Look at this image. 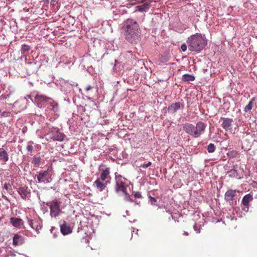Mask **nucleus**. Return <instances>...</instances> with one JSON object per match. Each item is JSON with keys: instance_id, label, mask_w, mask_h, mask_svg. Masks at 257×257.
Returning <instances> with one entry per match:
<instances>
[{"instance_id": "6", "label": "nucleus", "mask_w": 257, "mask_h": 257, "mask_svg": "<svg viewBox=\"0 0 257 257\" xmlns=\"http://www.w3.org/2000/svg\"><path fill=\"white\" fill-rule=\"evenodd\" d=\"M38 182L40 183H49L52 181L51 175L49 172V169L46 171H40L37 175Z\"/></svg>"}, {"instance_id": "19", "label": "nucleus", "mask_w": 257, "mask_h": 257, "mask_svg": "<svg viewBox=\"0 0 257 257\" xmlns=\"http://www.w3.org/2000/svg\"><path fill=\"white\" fill-rule=\"evenodd\" d=\"M0 159L5 162L9 160L8 154L3 148H0Z\"/></svg>"}, {"instance_id": "1", "label": "nucleus", "mask_w": 257, "mask_h": 257, "mask_svg": "<svg viewBox=\"0 0 257 257\" xmlns=\"http://www.w3.org/2000/svg\"><path fill=\"white\" fill-rule=\"evenodd\" d=\"M121 28L125 40L131 43H136L139 40L141 29L138 22L134 19H127L123 22Z\"/></svg>"}, {"instance_id": "21", "label": "nucleus", "mask_w": 257, "mask_h": 257, "mask_svg": "<svg viewBox=\"0 0 257 257\" xmlns=\"http://www.w3.org/2000/svg\"><path fill=\"white\" fill-rule=\"evenodd\" d=\"M238 155L239 152L236 150H231L227 153V157L230 159L237 157Z\"/></svg>"}, {"instance_id": "9", "label": "nucleus", "mask_w": 257, "mask_h": 257, "mask_svg": "<svg viewBox=\"0 0 257 257\" xmlns=\"http://www.w3.org/2000/svg\"><path fill=\"white\" fill-rule=\"evenodd\" d=\"M24 241L25 239L23 236L16 234L13 238V245L14 246L21 245L24 243Z\"/></svg>"}, {"instance_id": "42", "label": "nucleus", "mask_w": 257, "mask_h": 257, "mask_svg": "<svg viewBox=\"0 0 257 257\" xmlns=\"http://www.w3.org/2000/svg\"><path fill=\"white\" fill-rule=\"evenodd\" d=\"M4 257H7V256H5Z\"/></svg>"}, {"instance_id": "12", "label": "nucleus", "mask_w": 257, "mask_h": 257, "mask_svg": "<svg viewBox=\"0 0 257 257\" xmlns=\"http://www.w3.org/2000/svg\"><path fill=\"white\" fill-rule=\"evenodd\" d=\"M28 224L37 232H39L42 228V225L39 221L36 220H28Z\"/></svg>"}, {"instance_id": "7", "label": "nucleus", "mask_w": 257, "mask_h": 257, "mask_svg": "<svg viewBox=\"0 0 257 257\" xmlns=\"http://www.w3.org/2000/svg\"><path fill=\"white\" fill-rule=\"evenodd\" d=\"M21 197L24 199H29L31 196V190L26 186H22L18 190Z\"/></svg>"}, {"instance_id": "28", "label": "nucleus", "mask_w": 257, "mask_h": 257, "mask_svg": "<svg viewBox=\"0 0 257 257\" xmlns=\"http://www.w3.org/2000/svg\"><path fill=\"white\" fill-rule=\"evenodd\" d=\"M30 50V47L27 45H23L21 48L22 53H25Z\"/></svg>"}, {"instance_id": "3", "label": "nucleus", "mask_w": 257, "mask_h": 257, "mask_svg": "<svg viewBox=\"0 0 257 257\" xmlns=\"http://www.w3.org/2000/svg\"><path fill=\"white\" fill-rule=\"evenodd\" d=\"M184 131L194 138H198L204 132L206 125L202 121H199L196 126L192 123H186L183 125Z\"/></svg>"}, {"instance_id": "34", "label": "nucleus", "mask_w": 257, "mask_h": 257, "mask_svg": "<svg viewBox=\"0 0 257 257\" xmlns=\"http://www.w3.org/2000/svg\"><path fill=\"white\" fill-rule=\"evenodd\" d=\"M134 195L135 198H141L142 197V196L141 193L139 192H134Z\"/></svg>"}, {"instance_id": "31", "label": "nucleus", "mask_w": 257, "mask_h": 257, "mask_svg": "<svg viewBox=\"0 0 257 257\" xmlns=\"http://www.w3.org/2000/svg\"><path fill=\"white\" fill-rule=\"evenodd\" d=\"M33 142H29L27 146V150L28 152H32L34 150V147L33 146Z\"/></svg>"}, {"instance_id": "5", "label": "nucleus", "mask_w": 257, "mask_h": 257, "mask_svg": "<svg viewBox=\"0 0 257 257\" xmlns=\"http://www.w3.org/2000/svg\"><path fill=\"white\" fill-rule=\"evenodd\" d=\"M61 202L57 199H54L50 202L49 208L50 209V215L52 217H56L60 213V205Z\"/></svg>"}, {"instance_id": "39", "label": "nucleus", "mask_w": 257, "mask_h": 257, "mask_svg": "<svg viewBox=\"0 0 257 257\" xmlns=\"http://www.w3.org/2000/svg\"><path fill=\"white\" fill-rule=\"evenodd\" d=\"M92 88V87L91 86H88L87 87H86L85 89L86 91H89Z\"/></svg>"}, {"instance_id": "37", "label": "nucleus", "mask_w": 257, "mask_h": 257, "mask_svg": "<svg viewBox=\"0 0 257 257\" xmlns=\"http://www.w3.org/2000/svg\"><path fill=\"white\" fill-rule=\"evenodd\" d=\"M9 113V112H3V114H2V115H3V116H8V114Z\"/></svg>"}, {"instance_id": "29", "label": "nucleus", "mask_w": 257, "mask_h": 257, "mask_svg": "<svg viewBox=\"0 0 257 257\" xmlns=\"http://www.w3.org/2000/svg\"><path fill=\"white\" fill-rule=\"evenodd\" d=\"M124 194V200L126 201L133 202V200L131 198L130 195L127 193L126 190L124 192H122Z\"/></svg>"}, {"instance_id": "26", "label": "nucleus", "mask_w": 257, "mask_h": 257, "mask_svg": "<svg viewBox=\"0 0 257 257\" xmlns=\"http://www.w3.org/2000/svg\"><path fill=\"white\" fill-rule=\"evenodd\" d=\"M50 105L52 106L53 110H55L56 109L58 108V103L53 100L51 98L48 102Z\"/></svg>"}, {"instance_id": "41", "label": "nucleus", "mask_w": 257, "mask_h": 257, "mask_svg": "<svg viewBox=\"0 0 257 257\" xmlns=\"http://www.w3.org/2000/svg\"><path fill=\"white\" fill-rule=\"evenodd\" d=\"M171 218H172V215L170 217H169V219H170Z\"/></svg>"}, {"instance_id": "32", "label": "nucleus", "mask_w": 257, "mask_h": 257, "mask_svg": "<svg viewBox=\"0 0 257 257\" xmlns=\"http://www.w3.org/2000/svg\"><path fill=\"white\" fill-rule=\"evenodd\" d=\"M4 188L8 191L9 192L11 188V185L9 183H6L4 184Z\"/></svg>"}, {"instance_id": "25", "label": "nucleus", "mask_w": 257, "mask_h": 257, "mask_svg": "<svg viewBox=\"0 0 257 257\" xmlns=\"http://www.w3.org/2000/svg\"><path fill=\"white\" fill-rule=\"evenodd\" d=\"M215 146L213 144H210L207 147V151L209 153H213L215 150Z\"/></svg>"}, {"instance_id": "4", "label": "nucleus", "mask_w": 257, "mask_h": 257, "mask_svg": "<svg viewBox=\"0 0 257 257\" xmlns=\"http://www.w3.org/2000/svg\"><path fill=\"white\" fill-rule=\"evenodd\" d=\"M116 184L115 186V191L116 193L119 192H124L126 190L127 185H125V179L122 178L121 176H115V177Z\"/></svg>"}, {"instance_id": "24", "label": "nucleus", "mask_w": 257, "mask_h": 257, "mask_svg": "<svg viewBox=\"0 0 257 257\" xmlns=\"http://www.w3.org/2000/svg\"><path fill=\"white\" fill-rule=\"evenodd\" d=\"M254 100V98H252L251 101H249L248 104L245 107L244 111L246 112H250L253 106V101Z\"/></svg>"}, {"instance_id": "33", "label": "nucleus", "mask_w": 257, "mask_h": 257, "mask_svg": "<svg viewBox=\"0 0 257 257\" xmlns=\"http://www.w3.org/2000/svg\"><path fill=\"white\" fill-rule=\"evenodd\" d=\"M151 165H152V163L151 162H149L147 164H142L140 166V167L144 169H145V168H148L149 166H151Z\"/></svg>"}, {"instance_id": "13", "label": "nucleus", "mask_w": 257, "mask_h": 257, "mask_svg": "<svg viewBox=\"0 0 257 257\" xmlns=\"http://www.w3.org/2000/svg\"><path fill=\"white\" fill-rule=\"evenodd\" d=\"M60 230L63 235H67L72 232V229L69 224L64 221L63 223L60 225Z\"/></svg>"}, {"instance_id": "38", "label": "nucleus", "mask_w": 257, "mask_h": 257, "mask_svg": "<svg viewBox=\"0 0 257 257\" xmlns=\"http://www.w3.org/2000/svg\"><path fill=\"white\" fill-rule=\"evenodd\" d=\"M137 3H143L146 0H135Z\"/></svg>"}, {"instance_id": "23", "label": "nucleus", "mask_w": 257, "mask_h": 257, "mask_svg": "<svg viewBox=\"0 0 257 257\" xmlns=\"http://www.w3.org/2000/svg\"><path fill=\"white\" fill-rule=\"evenodd\" d=\"M41 158L40 157L34 156L33 159L32 163L35 167H39L41 162Z\"/></svg>"}, {"instance_id": "40", "label": "nucleus", "mask_w": 257, "mask_h": 257, "mask_svg": "<svg viewBox=\"0 0 257 257\" xmlns=\"http://www.w3.org/2000/svg\"><path fill=\"white\" fill-rule=\"evenodd\" d=\"M184 234L185 235H188V233L187 232H186V231H184Z\"/></svg>"}, {"instance_id": "16", "label": "nucleus", "mask_w": 257, "mask_h": 257, "mask_svg": "<svg viewBox=\"0 0 257 257\" xmlns=\"http://www.w3.org/2000/svg\"><path fill=\"white\" fill-rule=\"evenodd\" d=\"M109 174L110 169L109 168H106L105 169L102 171L99 179L103 181H106V179L110 178Z\"/></svg>"}, {"instance_id": "2", "label": "nucleus", "mask_w": 257, "mask_h": 257, "mask_svg": "<svg viewBox=\"0 0 257 257\" xmlns=\"http://www.w3.org/2000/svg\"><path fill=\"white\" fill-rule=\"evenodd\" d=\"M189 49L192 51H200L206 44V40L200 34L190 36L187 40Z\"/></svg>"}, {"instance_id": "8", "label": "nucleus", "mask_w": 257, "mask_h": 257, "mask_svg": "<svg viewBox=\"0 0 257 257\" xmlns=\"http://www.w3.org/2000/svg\"><path fill=\"white\" fill-rule=\"evenodd\" d=\"M109 183V181H103L99 179H97L94 183V185L99 191H102L107 186V184Z\"/></svg>"}, {"instance_id": "17", "label": "nucleus", "mask_w": 257, "mask_h": 257, "mask_svg": "<svg viewBox=\"0 0 257 257\" xmlns=\"http://www.w3.org/2000/svg\"><path fill=\"white\" fill-rule=\"evenodd\" d=\"M253 200V196L250 194L245 195L242 198V204L246 207H248L249 203Z\"/></svg>"}, {"instance_id": "10", "label": "nucleus", "mask_w": 257, "mask_h": 257, "mask_svg": "<svg viewBox=\"0 0 257 257\" xmlns=\"http://www.w3.org/2000/svg\"><path fill=\"white\" fill-rule=\"evenodd\" d=\"M238 191L236 190L229 189L227 190L224 195V199L226 201H231L233 200V198L236 195V193Z\"/></svg>"}, {"instance_id": "20", "label": "nucleus", "mask_w": 257, "mask_h": 257, "mask_svg": "<svg viewBox=\"0 0 257 257\" xmlns=\"http://www.w3.org/2000/svg\"><path fill=\"white\" fill-rule=\"evenodd\" d=\"M180 102H176L172 103L168 108L169 110L173 112H175L177 110L181 107Z\"/></svg>"}, {"instance_id": "15", "label": "nucleus", "mask_w": 257, "mask_h": 257, "mask_svg": "<svg viewBox=\"0 0 257 257\" xmlns=\"http://www.w3.org/2000/svg\"><path fill=\"white\" fill-rule=\"evenodd\" d=\"M10 222L16 227L21 228L24 225V221L21 218L12 217L10 219Z\"/></svg>"}, {"instance_id": "11", "label": "nucleus", "mask_w": 257, "mask_h": 257, "mask_svg": "<svg viewBox=\"0 0 257 257\" xmlns=\"http://www.w3.org/2000/svg\"><path fill=\"white\" fill-rule=\"evenodd\" d=\"M51 138L54 141H57L61 142L63 141L64 138V134L57 131L55 132H52L50 134Z\"/></svg>"}, {"instance_id": "27", "label": "nucleus", "mask_w": 257, "mask_h": 257, "mask_svg": "<svg viewBox=\"0 0 257 257\" xmlns=\"http://www.w3.org/2000/svg\"><path fill=\"white\" fill-rule=\"evenodd\" d=\"M169 60V58L167 55H162L160 58V61L161 63H166Z\"/></svg>"}, {"instance_id": "14", "label": "nucleus", "mask_w": 257, "mask_h": 257, "mask_svg": "<svg viewBox=\"0 0 257 257\" xmlns=\"http://www.w3.org/2000/svg\"><path fill=\"white\" fill-rule=\"evenodd\" d=\"M35 101L37 102L38 105L42 103L49 102L51 98L47 97L46 96L42 94H37L35 96Z\"/></svg>"}, {"instance_id": "36", "label": "nucleus", "mask_w": 257, "mask_h": 257, "mask_svg": "<svg viewBox=\"0 0 257 257\" xmlns=\"http://www.w3.org/2000/svg\"><path fill=\"white\" fill-rule=\"evenodd\" d=\"M187 45L185 44H183L181 46V49L182 51H185L187 50Z\"/></svg>"}, {"instance_id": "35", "label": "nucleus", "mask_w": 257, "mask_h": 257, "mask_svg": "<svg viewBox=\"0 0 257 257\" xmlns=\"http://www.w3.org/2000/svg\"><path fill=\"white\" fill-rule=\"evenodd\" d=\"M150 201L151 202L152 204H155V203L157 202V200L155 198H154L153 197L150 196Z\"/></svg>"}, {"instance_id": "22", "label": "nucleus", "mask_w": 257, "mask_h": 257, "mask_svg": "<svg viewBox=\"0 0 257 257\" xmlns=\"http://www.w3.org/2000/svg\"><path fill=\"white\" fill-rule=\"evenodd\" d=\"M182 80L184 81H192L195 80V77L189 74H184L182 76Z\"/></svg>"}, {"instance_id": "18", "label": "nucleus", "mask_w": 257, "mask_h": 257, "mask_svg": "<svg viewBox=\"0 0 257 257\" xmlns=\"http://www.w3.org/2000/svg\"><path fill=\"white\" fill-rule=\"evenodd\" d=\"M223 122L222 124V126L225 130H228L230 128L231 123L233 120L232 119L228 118H223Z\"/></svg>"}, {"instance_id": "30", "label": "nucleus", "mask_w": 257, "mask_h": 257, "mask_svg": "<svg viewBox=\"0 0 257 257\" xmlns=\"http://www.w3.org/2000/svg\"><path fill=\"white\" fill-rule=\"evenodd\" d=\"M229 175L231 177L237 178L238 176V173L237 171L235 169H231L229 172Z\"/></svg>"}]
</instances>
